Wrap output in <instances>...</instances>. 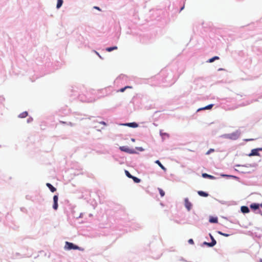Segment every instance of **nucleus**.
<instances>
[{
  "mask_svg": "<svg viewBox=\"0 0 262 262\" xmlns=\"http://www.w3.org/2000/svg\"><path fill=\"white\" fill-rule=\"evenodd\" d=\"M198 193L201 196L207 197L208 196V194L207 193L202 191H199Z\"/></svg>",
  "mask_w": 262,
  "mask_h": 262,
  "instance_id": "obj_13",
  "label": "nucleus"
},
{
  "mask_svg": "<svg viewBox=\"0 0 262 262\" xmlns=\"http://www.w3.org/2000/svg\"><path fill=\"white\" fill-rule=\"evenodd\" d=\"M258 155V150L257 149H254L251 150V153L249 155V156H257Z\"/></svg>",
  "mask_w": 262,
  "mask_h": 262,
  "instance_id": "obj_11",
  "label": "nucleus"
},
{
  "mask_svg": "<svg viewBox=\"0 0 262 262\" xmlns=\"http://www.w3.org/2000/svg\"><path fill=\"white\" fill-rule=\"evenodd\" d=\"M117 46H114V47H110V48H107L106 49V50L108 52H111L113 50H117Z\"/></svg>",
  "mask_w": 262,
  "mask_h": 262,
  "instance_id": "obj_19",
  "label": "nucleus"
},
{
  "mask_svg": "<svg viewBox=\"0 0 262 262\" xmlns=\"http://www.w3.org/2000/svg\"><path fill=\"white\" fill-rule=\"evenodd\" d=\"M185 206L187 209L188 211L190 210L192 207L191 203L189 201L187 198H185Z\"/></svg>",
  "mask_w": 262,
  "mask_h": 262,
  "instance_id": "obj_4",
  "label": "nucleus"
},
{
  "mask_svg": "<svg viewBox=\"0 0 262 262\" xmlns=\"http://www.w3.org/2000/svg\"><path fill=\"white\" fill-rule=\"evenodd\" d=\"M214 151V149L210 148L208 151L206 153V155H209L210 153L213 152Z\"/></svg>",
  "mask_w": 262,
  "mask_h": 262,
  "instance_id": "obj_26",
  "label": "nucleus"
},
{
  "mask_svg": "<svg viewBox=\"0 0 262 262\" xmlns=\"http://www.w3.org/2000/svg\"><path fill=\"white\" fill-rule=\"evenodd\" d=\"M241 209L242 212L244 213H247L250 211L248 207L245 206H242Z\"/></svg>",
  "mask_w": 262,
  "mask_h": 262,
  "instance_id": "obj_8",
  "label": "nucleus"
},
{
  "mask_svg": "<svg viewBox=\"0 0 262 262\" xmlns=\"http://www.w3.org/2000/svg\"><path fill=\"white\" fill-rule=\"evenodd\" d=\"M27 116H28V113L27 112H23L22 113H21L19 115V117L23 118L26 117Z\"/></svg>",
  "mask_w": 262,
  "mask_h": 262,
  "instance_id": "obj_18",
  "label": "nucleus"
},
{
  "mask_svg": "<svg viewBox=\"0 0 262 262\" xmlns=\"http://www.w3.org/2000/svg\"><path fill=\"white\" fill-rule=\"evenodd\" d=\"M132 87L131 86H126L123 88H122L120 90V92H124L125 90L127 89V88H131Z\"/></svg>",
  "mask_w": 262,
  "mask_h": 262,
  "instance_id": "obj_24",
  "label": "nucleus"
},
{
  "mask_svg": "<svg viewBox=\"0 0 262 262\" xmlns=\"http://www.w3.org/2000/svg\"><path fill=\"white\" fill-rule=\"evenodd\" d=\"M184 6L181 9V10H182L184 9Z\"/></svg>",
  "mask_w": 262,
  "mask_h": 262,
  "instance_id": "obj_35",
  "label": "nucleus"
},
{
  "mask_svg": "<svg viewBox=\"0 0 262 262\" xmlns=\"http://www.w3.org/2000/svg\"><path fill=\"white\" fill-rule=\"evenodd\" d=\"M261 215H262V213L261 214Z\"/></svg>",
  "mask_w": 262,
  "mask_h": 262,
  "instance_id": "obj_37",
  "label": "nucleus"
},
{
  "mask_svg": "<svg viewBox=\"0 0 262 262\" xmlns=\"http://www.w3.org/2000/svg\"><path fill=\"white\" fill-rule=\"evenodd\" d=\"M62 4H63V0H57L56 8L57 9H59V8H60L61 6H62Z\"/></svg>",
  "mask_w": 262,
  "mask_h": 262,
  "instance_id": "obj_16",
  "label": "nucleus"
},
{
  "mask_svg": "<svg viewBox=\"0 0 262 262\" xmlns=\"http://www.w3.org/2000/svg\"><path fill=\"white\" fill-rule=\"evenodd\" d=\"M131 140H132L133 142H135V139H133H133H131Z\"/></svg>",
  "mask_w": 262,
  "mask_h": 262,
  "instance_id": "obj_34",
  "label": "nucleus"
},
{
  "mask_svg": "<svg viewBox=\"0 0 262 262\" xmlns=\"http://www.w3.org/2000/svg\"><path fill=\"white\" fill-rule=\"evenodd\" d=\"M254 139H245L244 140L246 142L247 141H253Z\"/></svg>",
  "mask_w": 262,
  "mask_h": 262,
  "instance_id": "obj_28",
  "label": "nucleus"
},
{
  "mask_svg": "<svg viewBox=\"0 0 262 262\" xmlns=\"http://www.w3.org/2000/svg\"><path fill=\"white\" fill-rule=\"evenodd\" d=\"M259 206H260V205L258 204H256V203L251 204L250 206V208L254 210H255L258 209Z\"/></svg>",
  "mask_w": 262,
  "mask_h": 262,
  "instance_id": "obj_7",
  "label": "nucleus"
},
{
  "mask_svg": "<svg viewBox=\"0 0 262 262\" xmlns=\"http://www.w3.org/2000/svg\"><path fill=\"white\" fill-rule=\"evenodd\" d=\"M138 149L140 150V151H143V149L142 148V147H139V148H138Z\"/></svg>",
  "mask_w": 262,
  "mask_h": 262,
  "instance_id": "obj_30",
  "label": "nucleus"
},
{
  "mask_svg": "<svg viewBox=\"0 0 262 262\" xmlns=\"http://www.w3.org/2000/svg\"><path fill=\"white\" fill-rule=\"evenodd\" d=\"M213 104H209L204 107H203V108H200L198 111H200V110H209V109H211L212 107H213Z\"/></svg>",
  "mask_w": 262,
  "mask_h": 262,
  "instance_id": "obj_15",
  "label": "nucleus"
},
{
  "mask_svg": "<svg viewBox=\"0 0 262 262\" xmlns=\"http://www.w3.org/2000/svg\"><path fill=\"white\" fill-rule=\"evenodd\" d=\"M58 197L57 195H55L54 196H53V202H54V204H53V208L54 210H57V208H58Z\"/></svg>",
  "mask_w": 262,
  "mask_h": 262,
  "instance_id": "obj_3",
  "label": "nucleus"
},
{
  "mask_svg": "<svg viewBox=\"0 0 262 262\" xmlns=\"http://www.w3.org/2000/svg\"><path fill=\"white\" fill-rule=\"evenodd\" d=\"M209 222L212 223H216L218 222L217 217H211L209 219Z\"/></svg>",
  "mask_w": 262,
  "mask_h": 262,
  "instance_id": "obj_14",
  "label": "nucleus"
},
{
  "mask_svg": "<svg viewBox=\"0 0 262 262\" xmlns=\"http://www.w3.org/2000/svg\"><path fill=\"white\" fill-rule=\"evenodd\" d=\"M188 243L190 244H194V242H193V241L192 239H189L188 240Z\"/></svg>",
  "mask_w": 262,
  "mask_h": 262,
  "instance_id": "obj_27",
  "label": "nucleus"
},
{
  "mask_svg": "<svg viewBox=\"0 0 262 262\" xmlns=\"http://www.w3.org/2000/svg\"><path fill=\"white\" fill-rule=\"evenodd\" d=\"M124 126H127L130 127L136 128L138 126V124L136 122L128 123L123 124Z\"/></svg>",
  "mask_w": 262,
  "mask_h": 262,
  "instance_id": "obj_5",
  "label": "nucleus"
},
{
  "mask_svg": "<svg viewBox=\"0 0 262 262\" xmlns=\"http://www.w3.org/2000/svg\"><path fill=\"white\" fill-rule=\"evenodd\" d=\"M216 242L215 240H213V242L211 243L204 242V244L208 246L209 247H213L216 244Z\"/></svg>",
  "mask_w": 262,
  "mask_h": 262,
  "instance_id": "obj_10",
  "label": "nucleus"
},
{
  "mask_svg": "<svg viewBox=\"0 0 262 262\" xmlns=\"http://www.w3.org/2000/svg\"><path fill=\"white\" fill-rule=\"evenodd\" d=\"M60 123H63V124H65L66 122H63V121H60Z\"/></svg>",
  "mask_w": 262,
  "mask_h": 262,
  "instance_id": "obj_33",
  "label": "nucleus"
},
{
  "mask_svg": "<svg viewBox=\"0 0 262 262\" xmlns=\"http://www.w3.org/2000/svg\"><path fill=\"white\" fill-rule=\"evenodd\" d=\"M119 149L122 151H124L129 154L135 153V151H134V149H130L128 147L125 146H120L119 147Z\"/></svg>",
  "mask_w": 262,
  "mask_h": 262,
  "instance_id": "obj_2",
  "label": "nucleus"
},
{
  "mask_svg": "<svg viewBox=\"0 0 262 262\" xmlns=\"http://www.w3.org/2000/svg\"><path fill=\"white\" fill-rule=\"evenodd\" d=\"M202 177L205 178H209L210 179H214V177L208 174L207 173H204L202 174Z\"/></svg>",
  "mask_w": 262,
  "mask_h": 262,
  "instance_id": "obj_12",
  "label": "nucleus"
},
{
  "mask_svg": "<svg viewBox=\"0 0 262 262\" xmlns=\"http://www.w3.org/2000/svg\"><path fill=\"white\" fill-rule=\"evenodd\" d=\"M209 235H210V238L211 239V241H212L211 242H213V240H215L214 238H213V237L212 236V235L211 234H210Z\"/></svg>",
  "mask_w": 262,
  "mask_h": 262,
  "instance_id": "obj_29",
  "label": "nucleus"
},
{
  "mask_svg": "<svg viewBox=\"0 0 262 262\" xmlns=\"http://www.w3.org/2000/svg\"><path fill=\"white\" fill-rule=\"evenodd\" d=\"M260 262H262V259H260Z\"/></svg>",
  "mask_w": 262,
  "mask_h": 262,
  "instance_id": "obj_36",
  "label": "nucleus"
},
{
  "mask_svg": "<svg viewBox=\"0 0 262 262\" xmlns=\"http://www.w3.org/2000/svg\"><path fill=\"white\" fill-rule=\"evenodd\" d=\"M230 138L233 140H236L238 138L239 135L237 133H233L229 135Z\"/></svg>",
  "mask_w": 262,
  "mask_h": 262,
  "instance_id": "obj_6",
  "label": "nucleus"
},
{
  "mask_svg": "<svg viewBox=\"0 0 262 262\" xmlns=\"http://www.w3.org/2000/svg\"><path fill=\"white\" fill-rule=\"evenodd\" d=\"M218 233H219L220 234L222 235H223V236H226V237H228V236H229V234H226V233H222V232H221V231H219V232H218Z\"/></svg>",
  "mask_w": 262,
  "mask_h": 262,
  "instance_id": "obj_25",
  "label": "nucleus"
},
{
  "mask_svg": "<svg viewBox=\"0 0 262 262\" xmlns=\"http://www.w3.org/2000/svg\"><path fill=\"white\" fill-rule=\"evenodd\" d=\"M125 174L126 176L129 178H132L133 176L130 174V173L127 171V170H125Z\"/></svg>",
  "mask_w": 262,
  "mask_h": 262,
  "instance_id": "obj_23",
  "label": "nucleus"
},
{
  "mask_svg": "<svg viewBox=\"0 0 262 262\" xmlns=\"http://www.w3.org/2000/svg\"><path fill=\"white\" fill-rule=\"evenodd\" d=\"M158 190H159V193L160 194V195L163 197L165 195V192L161 188H158Z\"/></svg>",
  "mask_w": 262,
  "mask_h": 262,
  "instance_id": "obj_22",
  "label": "nucleus"
},
{
  "mask_svg": "<svg viewBox=\"0 0 262 262\" xmlns=\"http://www.w3.org/2000/svg\"><path fill=\"white\" fill-rule=\"evenodd\" d=\"M155 163L157 164L162 169L164 170H166L165 167L161 163V162L159 160L156 161Z\"/></svg>",
  "mask_w": 262,
  "mask_h": 262,
  "instance_id": "obj_17",
  "label": "nucleus"
},
{
  "mask_svg": "<svg viewBox=\"0 0 262 262\" xmlns=\"http://www.w3.org/2000/svg\"><path fill=\"white\" fill-rule=\"evenodd\" d=\"M131 179H132L135 183H140L141 181V180L140 179L134 176H133Z\"/></svg>",
  "mask_w": 262,
  "mask_h": 262,
  "instance_id": "obj_20",
  "label": "nucleus"
},
{
  "mask_svg": "<svg viewBox=\"0 0 262 262\" xmlns=\"http://www.w3.org/2000/svg\"><path fill=\"white\" fill-rule=\"evenodd\" d=\"M94 8H95V9H97L98 10H100V8L99 7H94Z\"/></svg>",
  "mask_w": 262,
  "mask_h": 262,
  "instance_id": "obj_32",
  "label": "nucleus"
},
{
  "mask_svg": "<svg viewBox=\"0 0 262 262\" xmlns=\"http://www.w3.org/2000/svg\"><path fill=\"white\" fill-rule=\"evenodd\" d=\"M219 59V57L218 56H214V57L209 59V60H208V62H212L215 60Z\"/></svg>",
  "mask_w": 262,
  "mask_h": 262,
  "instance_id": "obj_21",
  "label": "nucleus"
},
{
  "mask_svg": "<svg viewBox=\"0 0 262 262\" xmlns=\"http://www.w3.org/2000/svg\"><path fill=\"white\" fill-rule=\"evenodd\" d=\"M66 247L68 250H71V249L77 250V249H80V248L78 246L75 245L73 243H70L68 242H67L66 243Z\"/></svg>",
  "mask_w": 262,
  "mask_h": 262,
  "instance_id": "obj_1",
  "label": "nucleus"
},
{
  "mask_svg": "<svg viewBox=\"0 0 262 262\" xmlns=\"http://www.w3.org/2000/svg\"><path fill=\"white\" fill-rule=\"evenodd\" d=\"M100 123H101V124H103V125H106L105 122H104V121L100 122Z\"/></svg>",
  "mask_w": 262,
  "mask_h": 262,
  "instance_id": "obj_31",
  "label": "nucleus"
},
{
  "mask_svg": "<svg viewBox=\"0 0 262 262\" xmlns=\"http://www.w3.org/2000/svg\"><path fill=\"white\" fill-rule=\"evenodd\" d=\"M46 185L50 189L51 192H54L56 190V189L51 184L48 183L46 184Z\"/></svg>",
  "mask_w": 262,
  "mask_h": 262,
  "instance_id": "obj_9",
  "label": "nucleus"
}]
</instances>
